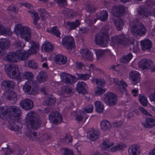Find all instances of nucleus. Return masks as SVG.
Segmentation results:
<instances>
[{
	"mask_svg": "<svg viewBox=\"0 0 155 155\" xmlns=\"http://www.w3.org/2000/svg\"><path fill=\"white\" fill-rule=\"evenodd\" d=\"M0 110L2 111L0 113V118L2 119L5 120L8 117L15 122L16 118L19 117L21 113V109L18 107L12 106L8 108L6 106L1 107Z\"/></svg>",
	"mask_w": 155,
	"mask_h": 155,
	"instance_id": "1",
	"label": "nucleus"
},
{
	"mask_svg": "<svg viewBox=\"0 0 155 155\" xmlns=\"http://www.w3.org/2000/svg\"><path fill=\"white\" fill-rule=\"evenodd\" d=\"M25 120V124L28 128L36 129L41 124L39 116L34 111H30L27 114Z\"/></svg>",
	"mask_w": 155,
	"mask_h": 155,
	"instance_id": "2",
	"label": "nucleus"
},
{
	"mask_svg": "<svg viewBox=\"0 0 155 155\" xmlns=\"http://www.w3.org/2000/svg\"><path fill=\"white\" fill-rule=\"evenodd\" d=\"M110 29L109 26L104 27L102 31V32L99 35L95 36V42L97 44L100 45L102 47H106L108 44V31Z\"/></svg>",
	"mask_w": 155,
	"mask_h": 155,
	"instance_id": "3",
	"label": "nucleus"
},
{
	"mask_svg": "<svg viewBox=\"0 0 155 155\" xmlns=\"http://www.w3.org/2000/svg\"><path fill=\"white\" fill-rule=\"evenodd\" d=\"M14 33L17 35H20L21 38L26 41H29L31 39L30 29L27 27L19 24L16 25Z\"/></svg>",
	"mask_w": 155,
	"mask_h": 155,
	"instance_id": "4",
	"label": "nucleus"
},
{
	"mask_svg": "<svg viewBox=\"0 0 155 155\" xmlns=\"http://www.w3.org/2000/svg\"><path fill=\"white\" fill-rule=\"evenodd\" d=\"M130 27L131 32L134 35H142L146 32V29L144 25L138 20L131 23Z\"/></svg>",
	"mask_w": 155,
	"mask_h": 155,
	"instance_id": "5",
	"label": "nucleus"
},
{
	"mask_svg": "<svg viewBox=\"0 0 155 155\" xmlns=\"http://www.w3.org/2000/svg\"><path fill=\"white\" fill-rule=\"evenodd\" d=\"M23 89L25 92L33 95L37 94L39 91L38 84L33 80L26 82L23 86Z\"/></svg>",
	"mask_w": 155,
	"mask_h": 155,
	"instance_id": "6",
	"label": "nucleus"
},
{
	"mask_svg": "<svg viewBox=\"0 0 155 155\" xmlns=\"http://www.w3.org/2000/svg\"><path fill=\"white\" fill-rule=\"evenodd\" d=\"M130 39L124 35H115L111 38V44L114 45H121L124 46L129 45Z\"/></svg>",
	"mask_w": 155,
	"mask_h": 155,
	"instance_id": "7",
	"label": "nucleus"
},
{
	"mask_svg": "<svg viewBox=\"0 0 155 155\" xmlns=\"http://www.w3.org/2000/svg\"><path fill=\"white\" fill-rule=\"evenodd\" d=\"M104 101L107 105L112 106L116 104L117 102V97L114 93L107 92L104 95Z\"/></svg>",
	"mask_w": 155,
	"mask_h": 155,
	"instance_id": "8",
	"label": "nucleus"
},
{
	"mask_svg": "<svg viewBox=\"0 0 155 155\" xmlns=\"http://www.w3.org/2000/svg\"><path fill=\"white\" fill-rule=\"evenodd\" d=\"M139 68L143 69H150L152 72L155 71V67L153 65V62L149 59H143L138 63Z\"/></svg>",
	"mask_w": 155,
	"mask_h": 155,
	"instance_id": "9",
	"label": "nucleus"
},
{
	"mask_svg": "<svg viewBox=\"0 0 155 155\" xmlns=\"http://www.w3.org/2000/svg\"><path fill=\"white\" fill-rule=\"evenodd\" d=\"M9 71L8 74L10 78L21 79V73H20L18 71V68L17 67L9 65L8 68Z\"/></svg>",
	"mask_w": 155,
	"mask_h": 155,
	"instance_id": "10",
	"label": "nucleus"
},
{
	"mask_svg": "<svg viewBox=\"0 0 155 155\" xmlns=\"http://www.w3.org/2000/svg\"><path fill=\"white\" fill-rule=\"evenodd\" d=\"M63 45L68 50H71L74 48V42L73 38L66 36L62 39Z\"/></svg>",
	"mask_w": 155,
	"mask_h": 155,
	"instance_id": "11",
	"label": "nucleus"
},
{
	"mask_svg": "<svg viewBox=\"0 0 155 155\" xmlns=\"http://www.w3.org/2000/svg\"><path fill=\"white\" fill-rule=\"evenodd\" d=\"M137 15L140 18H146L151 15V11L142 6H140L137 9Z\"/></svg>",
	"mask_w": 155,
	"mask_h": 155,
	"instance_id": "12",
	"label": "nucleus"
},
{
	"mask_svg": "<svg viewBox=\"0 0 155 155\" xmlns=\"http://www.w3.org/2000/svg\"><path fill=\"white\" fill-rule=\"evenodd\" d=\"M126 11V7L122 5H117L114 6L111 11L112 15L116 17H118L123 15Z\"/></svg>",
	"mask_w": 155,
	"mask_h": 155,
	"instance_id": "13",
	"label": "nucleus"
},
{
	"mask_svg": "<svg viewBox=\"0 0 155 155\" xmlns=\"http://www.w3.org/2000/svg\"><path fill=\"white\" fill-rule=\"evenodd\" d=\"M61 81L66 84H72L77 81L75 76L71 75L65 73H63L60 75Z\"/></svg>",
	"mask_w": 155,
	"mask_h": 155,
	"instance_id": "14",
	"label": "nucleus"
},
{
	"mask_svg": "<svg viewBox=\"0 0 155 155\" xmlns=\"http://www.w3.org/2000/svg\"><path fill=\"white\" fill-rule=\"evenodd\" d=\"M49 119L52 123L55 124L60 123L62 120L61 115L57 111L51 113L49 115Z\"/></svg>",
	"mask_w": 155,
	"mask_h": 155,
	"instance_id": "15",
	"label": "nucleus"
},
{
	"mask_svg": "<svg viewBox=\"0 0 155 155\" xmlns=\"http://www.w3.org/2000/svg\"><path fill=\"white\" fill-rule=\"evenodd\" d=\"M19 105L23 109L28 110L32 109L34 106L32 101L29 99H26L21 101Z\"/></svg>",
	"mask_w": 155,
	"mask_h": 155,
	"instance_id": "16",
	"label": "nucleus"
},
{
	"mask_svg": "<svg viewBox=\"0 0 155 155\" xmlns=\"http://www.w3.org/2000/svg\"><path fill=\"white\" fill-rule=\"evenodd\" d=\"M129 78L133 84H136L140 81V74L137 72L133 71L129 73Z\"/></svg>",
	"mask_w": 155,
	"mask_h": 155,
	"instance_id": "17",
	"label": "nucleus"
},
{
	"mask_svg": "<svg viewBox=\"0 0 155 155\" xmlns=\"http://www.w3.org/2000/svg\"><path fill=\"white\" fill-rule=\"evenodd\" d=\"M2 87L6 90L9 91L13 89L15 86V83L12 81L5 80L1 83Z\"/></svg>",
	"mask_w": 155,
	"mask_h": 155,
	"instance_id": "18",
	"label": "nucleus"
},
{
	"mask_svg": "<svg viewBox=\"0 0 155 155\" xmlns=\"http://www.w3.org/2000/svg\"><path fill=\"white\" fill-rule=\"evenodd\" d=\"M54 60L56 64L60 65L64 64L67 62V57L61 54L56 55L54 58Z\"/></svg>",
	"mask_w": 155,
	"mask_h": 155,
	"instance_id": "19",
	"label": "nucleus"
},
{
	"mask_svg": "<svg viewBox=\"0 0 155 155\" xmlns=\"http://www.w3.org/2000/svg\"><path fill=\"white\" fill-rule=\"evenodd\" d=\"M16 54L18 57V60L20 59L21 61L27 60L30 55L28 51H22V50H20L16 51Z\"/></svg>",
	"mask_w": 155,
	"mask_h": 155,
	"instance_id": "20",
	"label": "nucleus"
},
{
	"mask_svg": "<svg viewBox=\"0 0 155 155\" xmlns=\"http://www.w3.org/2000/svg\"><path fill=\"white\" fill-rule=\"evenodd\" d=\"M141 123L145 128H152L155 126V120L151 118H146L145 121L141 122Z\"/></svg>",
	"mask_w": 155,
	"mask_h": 155,
	"instance_id": "21",
	"label": "nucleus"
},
{
	"mask_svg": "<svg viewBox=\"0 0 155 155\" xmlns=\"http://www.w3.org/2000/svg\"><path fill=\"white\" fill-rule=\"evenodd\" d=\"M101 129L104 131L110 130L111 128V126L110 122L107 120H103L100 123Z\"/></svg>",
	"mask_w": 155,
	"mask_h": 155,
	"instance_id": "22",
	"label": "nucleus"
},
{
	"mask_svg": "<svg viewBox=\"0 0 155 155\" xmlns=\"http://www.w3.org/2000/svg\"><path fill=\"white\" fill-rule=\"evenodd\" d=\"M86 86V84L85 82L83 81L78 82L77 84L76 90L77 92L83 94H85L87 92L85 89Z\"/></svg>",
	"mask_w": 155,
	"mask_h": 155,
	"instance_id": "23",
	"label": "nucleus"
},
{
	"mask_svg": "<svg viewBox=\"0 0 155 155\" xmlns=\"http://www.w3.org/2000/svg\"><path fill=\"white\" fill-rule=\"evenodd\" d=\"M129 149V153L130 155H139L140 153V146L136 144L130 146Z\"/></svg>",
	"mask_w": 155,
	"mask_h": 155,
	"instance_id": "24",
	"label": "nucleus"
},
{
	"mask_svg": "<svg viewBox=\"0 0 155 155\" xmlns=\"http://www.w3.org/2000/svg\"><path fill=\"white\" fill-rule=\"evenodd\" d=\"M143 50H150L152 47V42L149 39H146L140 42Z\"/></svg>",
	"mask_w": 155,
	"mask_h": 155,
	"instance_id": "25",
	"label": "nucleus"
},
{
	"mask_svg": "<svg viewBox=\"0 0 155 155\" xmlns=\"http://www.w3.org/2000/svg\"><path fill=\"white\" fill-rule=\"evenodd\" d=\"M114 82L116 84H118L119 86V90L122 93L126 92L127 89L126 87L127 86V84L122 80H121L120 81V83H119L117 79H114Z\"/></svg>",
	"mask_w": 155,
	"mask_h": 155,
	"instance_id": "26",
	"label": "nucleus"
},
{
	"mask_svg": "<svg viewBox=\"0 0 155 155\" xmlns=\"http://www.w3.org/2000/svg\"><path fill=\"white\" fill-rule=\"evenodd\" d=\"M6 60L11 62H16L18 60V57L16 54V51L15 52H11L8 54L6 56Z\"/></svg>",
	"mask_w": 155,
	"mask_h": 155,
	"instance_id": "27",
	"label": "nucleus"
},
{
	"mask_svg": "<svg viewBox=\"0 0 155 155\" xmlns=\"http://www.w3.org/2000/svg\"><path fill=\"white\" fill-rule=\"evenodd\" d=\"M28 12L29 13L31 17H34L33 23L35 25H37V27L38 28H41L40 25H38L37 22V21L39 19L40 17H39L38 13L37 12L34 10H30L28 11Z\"/></svg>",
	"mask_w": 155,
	"mask_h": 155,
	"instance_id": "28",
	"label": "nucleus"
},
{
	"mask_svg": "<svg viewBox=\"0 0 155 155\" xmlns=\"http://www.w3.org/2000/svg\"><path fill=\"white\" fill-rule=\"evenodd\" d=\"M82 57L84 59L91 60L92 59V56L91 53L87 49H83L80 51Z\"/></svg>",
	"mask_w": 155,
	"mask_h": 155,
	"instance_id": "29",
	"label": "nucleus"
},
{
	"mask_svg": "<svg viewBox=\"0 0 155 155\" xmlns=\"http://www.w3.org/2000/svg\"><path fill=\"white\" fill-rule=\"evenodd\" d=\"M10 43L9 41L6 38H1L0 39V46L2 50L4 51L10 47Z\"/></svg>",
	"mask_w": 155,
	"mask_h": 155,
	"instance_id": "30",
	"label": "nucleus"
},
{
	"mask_svg": "<svg viewBox=\"0 0 155 155\" xmlns=\"http://www.w3.org/2000/svg\"><path fill=\"white\" fill-rule=\"evenodd\" d=\"M4 95L8 100L15 101L17 100V95L16 94L12 91H6L4 93Z\"/></svg>",
	"mask_w": 155,
	"mask_h": 155,
	"instance_id": "31",
	"label": "nucleus"
},
{
	"mask_svg": "<svg viewBox=\"0 0 155 155\" xmlns=\"http://www.w3.org/2000/svg\"><path fill=\"white\" fill-rule=\"evenodd\" d=\"M62 91L65 97H68L72 93V88L68 86H64L62 87Z\"/></svg>",
	"mask_w": 155,
	"mask_h": 155,
	"instance_id": "32",
	"label": "nucleus"
},
{
	"mask_svg": "<svg viewBox=\"0 0 155 155\" xmlns=\"http://www.w3.org/2000/svg\"><path fill=\"white\" fill-rule=\"evenodd\" d=\"M47 78L46 73L43 71H41L39 73L37 76V79L38 82L42 83L45 81Z\"/></svg>",
	"mask_w": 155,
	"mask_h": 155,
	"instance_id": "33",
	"label": "nucleus"
},
{
	"mask_svg": "<svg viewBox=\"0 0 155 155\" xmlns=\"http://www.w3.org/2000/svg\"><path fill=\"white\" fill-rule=\"evenodd\" d=\"M76 120L78 122H85L87 118L85 112H83L80 114H77L75 116Z\"/></svg>",
	"mask_w": 155,
	"mask_h": 155,
	"instance_id": "34",
	"label": "nucleus"
},
{
	"mask_svg": "<svg viewBox=\"0 0 155 155\" xmlns=\"http://www.w3.org/2000/svg\"><path fill=\"white\" fill-rule=\"evenodd\" d=\"M114 24L116 26L117 29L118 31H120L124 25L123 21L121 19H114Z\"/></svg>",
	"mask_w": 155,
	"mask_h": 155,
	"instance_id": "35",
	"label": "nucleus"
},
{
	"mask_svg": "<svg viewBox=\"0 0 155 155\" xmlns=\"http://www.w3.org/2000/svg\"><path fill=\"white\" fill-rule=\"evenodd\" d=\"M53 46L49 42H46L44 45L42 46V48L44 49L45 51L51 53L53 50Z\"/></svg>",
	"mask_w": 155,
	"mask_h": 155,
	"instance_id": "36",
	"label": "nucleus"
},
{
	"mask_svg": "<svg viewBox=\"0 0 155 155\" xmlns=\"http://www.w3.org/2000/svg\"><path fill=\"white\" fill-rule=\"evenodd\" d=\"M89 137L90 140L94 141L99 137V133L96 130H92L91 131Z\"/></svg>",
	"mask_w": 155,
	"mask_h": 155,
	"instance_id": "37",
	"label": "nucleus"
},
{
	"mask_svg": "<svg viewBox=\"0 0 155 155\" xmlns=\"http://www.w3.org/2000/svg\"><path fill=\"white\" fill-rule=\"evenodd\" d=\"M96 110V111L99 113L103 112L104 110V107L102 103L100 101H97L95 103Z\"/></svg>",
	"mask_w": 155,
	"mask_h": 155,
	"instance_id": "38",
	"label": "nucleus"
},
{
	"mask_svg": "<svg viewBox=\"0 0 155 155\" xmlns=\"http://www.w3.org/2000/svg\"><path fill=\"white\" fill-rule=\"evenodd\" d=\"M108 17V12L106 10H104L101 12L98 19L102 21H106L107 20Z\"/></svg>",
	"mask_w": 155,
	"mask_h": 155,
	"instance_id": "39",
	"label": "nucleus"
},
{
	"mask_svg": "<svg viewBox=\"0 0 155 155\" xmlns=\"http://www.w3.org/2000/svg\"><path fill=\"white\" fill-rule=\"evenodd\" d=\"M133 57V55L131 53H129L123 56L120 59V61L121 63L126 64L129 62Z\"/></svg>",
	"mask_w": 155,
	"mask_h": 155,
	"instance_id": "40",
	"label": "nucleus"
},
{
	"mask_svg": "<svg viewBox=\"0 0 155 155\" xmlns=\"http://www.w3.org/2000/svg\"><path fill=\"white\" fill-rule=\"evenodd\" d=\"M76 75L77 76V80H82L84 81L87 80L89 79L90 75L87 73L85 74H78L76 73Z\"/></svg>",
	"mask_w": 155,
	"mask_h": 155,
	"instance_id": "41",
	"label": "nucleus"
},
{
	"mask_svg": "<svg viewBox=\"0 0 155 155\" xmlns=\"http://www.w3.org/2000/svg\"><path fill=\"white\" fill-rule=\"evenodd\" d=\"M45 102L46 105L52 106L55 103V99L53 95H51L50 97H48Z\"/></svg>",
	"mask_w": 155,
	"mask_h": 155,
	"instance_id": "42",
	"label": "nucleus"
},
{
	"mask_svg": "<svg viewBox=\"0 0 155 155\" xmlns=\"http://www.w3.org/2000/svg\"><path fill=\"white\" fill-rule=\"evenodd\" d=\"M37 134L35 132H32L31 130H28L26 133V135L30 140H33L37 136Z\"/></svg>",
	"mask_w": 155,
	"mask_h": 155,
	"instance_id": "43",
	"label": "nucleus"
},
{
	"mask_svg": "<svg viewBox=\"0 0 155 155\" xmlns=\"http://www.w3.org/2000/svg\"><path fill=\"white\" fill-rule=\"evenodd\" d=\"M21 79H26L28 80L32 79L34 76L32 73L28 72H25L24 73H21Z\"/></svg>",
	"mask_w": 155,
	"mask_h": 155,
	"instance_id": "44",
	"label": "nucleus"
},
{
	"mask_svg": "<svg viewBox=\"0 0 155 155\" xmlns=\"http://www.w3.org/2000/svg\"><path fill=\"white\" fill-rule=\"evenodd\" d=\"M50 32L52 34L55 35L56 37L60 38L61 32L58 28L56 26L53 27L50 30Z\"/></svg>",
	"mask_w": 155,
	"mask_h": 155,
	"instance_id": "45",
	"label": "nucleus"
},
{
	"mask_svg": "<svg viewBox=\"0 0 155 155\" xmlns=\"http://www.w3.org/2000/svg\"><path fill=\"white\" fill-rule=\"evenodd\" d=\"M67 23L68 25L69 26L70 28L71 29H75L76 27L79 26L80 24L79 21L77 20H76L74 22L68 21Z\"/></svg>",
	"mask_w": 155,
	"mask_h": 155,
	"instance_id": "46",
	"label": "nucleus"
},
{
	"mask_svg": "<svg viewBox=\"0 0 155 155\" xmlns=\"http://www.w3.org/2000/svg\"><path fill=\"white\" fill-rule=\"evenodd\" d=\"M139 100L140 102L144 106H146L147 104V101L146 97L140 94L139 96Z\"/></svg>",
	"mask_w": 155,
	"mask_h": 155,
	"instance_id": "47",
	"label": "nucleus"
},
{
	"mask_svg": "<svg viewBox=\"0 0 155 155\" xmlns=\"http://www.w3.org/2000/svg\"><path fill=\"white\" fill-rule=\"evenodd\" d=\"M28 66L29 68L34 69H37L38 67L37 64L33 60L28 61Z\"/></svg>",
	"mask_w": 155,
	"mask_h": 155,
	"instance_id": "48",
	"label": "nucleus"
},
{
	"mask_svg": "<svg viewBox=\"0 0 155 155\" xmlns=\"http://www.w3.org/2000/svg\"><path fill=\"white\" fill-rule=\"evenodd\" d=\"M129 45L131 50L134 51H137L139 50L138 44L137 42L135 43L134 41H133Z\"/></svg>",
	"mask_w": 155,
	"mask_h": 155,
	"instance_id": "49",
	"label": "nucleus"
},
{
	"mask_svg": "<svg viewBox=\"0 0 155 155\" xmlns=\"http://www.w3.org/2000/svg\"><path fill=\"white\" fill-rule=\"evenodd\" d=\"M125 147V145L118 144L112 147L110 149V151L112 152H115L117 151L123 150Z\"/></svg>",
	"mask_w": 155,
	"mask_h": 155,
	"instance_id": "50",
	"label": "nucleus"
},
{
	"mask_svg": "<svg viewBox=\"0 0 155 155\" xmlns=\"http://www.w3.org/2000/svg\"><path fill=\"white\" fill-rule=\"evenodd\" d=\"M72 140V137L69 134H67L65 137L61 139V142L63 143H69L71 142Z\"/></svg>",
	"mask_w": 155,
	"mask_h": 155,
	"instance_id": "51",
	"label": "nucleus"
},
{
	"mask_svg": "<svg viewBox=\"0 0 155 155\" xmlns=\"http://www.w3.org/2000/svg\"><path fill=\"white\" fill-rule=\"evenodd\" d=\"M105 89H103L102 87H97L95 88L94 93L97 95H101L106 91Z\"/></svg>",
	"mask_w": 155,
	"mask_h": 155,
	"instance_id": "52",
	"label": "nucleus"
},
{
	"mask_svg": "<svg viewBox=\"0 0 155 155\" xmlns=\"http://www.w3.org/2000/svg\"><path fill=\"white\" fill-rule=\"evenodd\" d=\"M38 12L41 17L42 18V20H43V18L49 16V15L44 9H40L38 10Z\"/></svg>",
	"mask_w": 155,
	"mask_h": 155,
	"instance_id": "53",
	"label": "nucleus"
},
{
	"mask_svg": "<svg viewBox=\"0 0 155 155\" xmlns=\"http://www.w3.org/2000/svg\"><path fill=\"white\" fill-rule=\"evenodd\" d=\"M9 32L6 28L3 25L0 24V35H5Z\"/></svg>",
	"mask_w": 155,
	"mask_h": 155,
	"instance_id": "54",
	"label": "nucleus"
},
{
	"mask_svg": "<svg viewBox=\"0 0 155 155\" xmlns=\"http://www.w3.org/2000/svg\"><path fill=\"white\" fill-rule=\"evenodd\" d=\"M95 80L96 84L98 87H99L100 86L103 87L104 86L105 84L104 79H96Z\"/></svg>",
	"mask_w": 155,
	"mask_h": 155,
	"instance_id": "55",
	"label": "nucleus"
},
{
	"mask_svg": "<svg viewBox=\"0 0 155 155\" xmlns=\"http://www.w3.org/2000/svg\"><path fill=\"white\" fill-rule=\"evenodd\" d=\"M15 46L17 48H23L25 46V44L20 41H16L15 43Z\"/></svg>",
	"mask_w": 155,
	"mask_h": 155,
	"instance_id": "56",
	"label": "nucleus"
},
{
	"mask_svg": "<svg viewBox=\"0 0 155 155\" xmlns=\"http://www.w3.org/2000/svg\"><path fill=\"white\" fill-rule=\"evenodd\" d=\"M105 51L101 50H98L96 51V53L97 58H100L102 57L105 54Z\"/></svg>",
	"mask_w": 155,
	"mask_h": 155,
	"instance_id": "57",
	"label": "nucleus"
},
{
	"mask_svg": "<svg viewBox=\"0 0 155 155\" xmlns=\"http://www.w3.org/2000/svg\"><path fill=\"white\" fill-rule=\"evenodd\" d=\"M93 109V105H92L90 104L88 105V106L84 108V111L87 113H91L92 112Z\"/></svg>",
	"mask_w": 155,
	"mask_h": 155,
	"instance_id": "58",
	"label": "nucleus"
},
{
	"mask_svg": "<svg viewBox=\"0 0 155 155\" xmlns=\"http://www.w3.org/2000/svg\"><path fill=\"white\" fill-rule=\"evenodd\" d=\"M114 145L113 143H110L108 141H104L103 143V147L104 148H109Z\"/></svg>",
	"mask_w": 155,
	"mask_h": 155,
	"instance_id": "59",
	"label": "nucleus"
},
{
	"mask_svg": "<svg viewBox=\"0 0 155 155\" xmlns=\"http://www.w3.org/2000/svg\"><path fill=\"white\" fill-rule=\"evenodd\" d=\"M147 6L150 8L152 7L153 6H155V2L152 1L151 0H147L146 1Z\"/></svg>",
	"mask_w": 155,
	"mask_h": 155,
	"instance_id": "60",
	"label": "nucleus"
},
{
	"mask_svg": "<svg viewBox=\"0 0 155 155\" xmlns=\"http://www.w3.org/2000/svg\"><path fill=\"white\" fill-rule=\"evenodd\" d=\"M64 155H74L73 151L72 150L65 148L64 149Z\"/></svg>",
	"mask_w": 155,
	"mask_h": 155,
	"instance_id": "61",
	"label": "nucleus"
},
{
	"mask_svg": "<svg viewBox=\"0 0 155 155\" xmlns=\"http://www.w3.org/2000/svg\"><path fill=\"white\" fill-rule=\"evenodd\" d=\"M8 9L12 12H18V8L14 5H12L8 7Z\"/></svg>",
	"mask_w": 155,
	"mask_h": 155,
	"instance_id": "62",
	"label": "nucleus"
},
{
	"mask_svg": "<svg viewBox=\"0 0 155 155\" xmlns=\"http://www.w3.org/2000/svg\"><path fill=\"white\" fill-rule=\"evenodd\" d=\"M75 67L78 69H81L83 67H85V65L83 62L77 61L76 63Z\"/></svg>",
	"mask_w": 155,
	"mask_h": 155,
	"instance_id": "63",
	"label": "nucleus"
},
{
	"mask_svg": "<svg viewBox=\"0 0 155 155\" xmlns=\"http://www.w3.org/2000/svg\"><path fill=\"white\" fill-rule=\"evenodd\" d=\"M139 109L140 111L143 114L146 115L151 116V114L147 111L145 109L142 107H139Z\"/></svg>",
	"mask_w": 155,
	"mask_h": 155,
	"instance_id": "64",
	"label": "nucleus"
}]
</instances>
